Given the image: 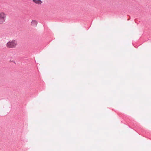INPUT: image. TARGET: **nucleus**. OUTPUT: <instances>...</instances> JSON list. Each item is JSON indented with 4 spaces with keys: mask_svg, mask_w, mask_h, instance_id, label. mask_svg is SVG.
<instances>
[{
    "mask_svg": "<svg viewBox=\"0 0 151 151\" xmlns=\"http://www.w3.org/2000/svg\"><path fill=\"white\" fill-rule=\"evenodd\" d=\"M17 45V41L15 40H13L8 42L6 44V46L8 48H16Z\"/></svg>",
    "mask_w": 151,
    "mask_h": 151,
    "instance_id": "nucleus-1",
    "label": "nucleus"
},
{
    "mask_svg": "<svg viewBox=\"0 0 151 151\" xmlns=\"http://www.w3.org/2000/svg\"><path fill=\"white\" fill-rule=\"evenodd\" d=\"M6 15L5 13L1 12L0 13V24H4L6 20Z\"/></svg>",
    "mask_w": 151,
    "mask_h": 151,
    "instance_id": "nucleus-2",
    "label": "nucleus"
},
{
    "mask_svg": "<svg viewBox=\"0 0 151 151\" xmlns=\"http://www.w3.org/2000/svg\"><path fill=\"white\" fill-rule=\"evenodd\" d=\"M37 24V22L36 20H32L31 22L30 25L32 26L36 27V26Z\"/></svg>",
    "mask_w": 151,
    "mask_h": 151,
    "instance_id": "nucleus-3",
    "label": "nucleus"
},
{
    "mask_svg": "<svg viewBox=\"0 0 151 151\" xmlns=\"http://www.w3.org/2000/svg\"><path fill=\"white\" fill-rule=\"evenodd\" d=\"M33 1L36 4H41L42 2L40 0H33Z\"/></svg>",
    "mask_w": 151,
    "mask_h": 151,
    "instance_id": "nucleus-4",
    "label": "nucleus"
}]
</instances>
